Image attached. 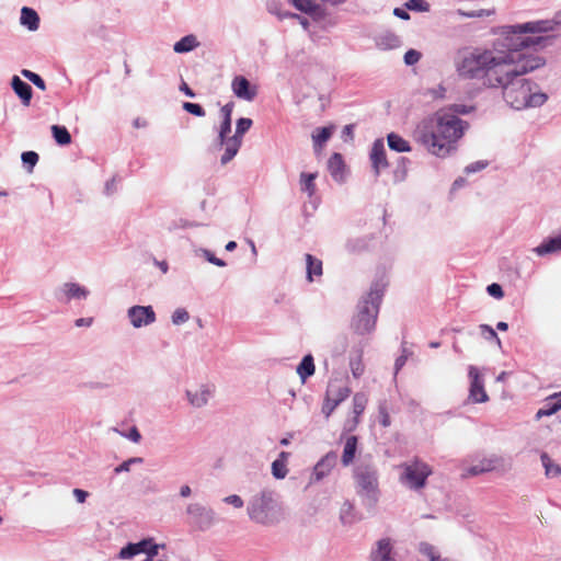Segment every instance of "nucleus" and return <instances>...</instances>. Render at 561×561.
I'll return each instance as SVG.
<instances>
[{
	"mask_svg": "<svg viewBox=\"0 0 561 561\" xmlns=\"http://www.w3.org/2000/svg\"><path fill=\"white\" fill-rule=\"evenodd\" d=\"M552 30L549 21L527 22L505 27L503 46L507 48L510 65L505 66L497 83L503 89L504 101L514 110L520 111L530 107H540L548 95L534 91L537 84L524 75L535 71L546 65L542 56L535 54L538 47L543 48L552 43L554 36H527L528 33H546Z\"/></svg>",
	"mask_w": 561,
	"mask_h": 561,
	"instance_id": "f257e3e1",
	"label": "nucleus"
},
{
	"mask_svg": "<svg viewBox=\"0 0 561 561\" xmlns=\"http://www.w3.org/2000/svg\"><path fill=\"white\" fill-rule=\"evenodd\" d=\"M468 128L466 121L439 110L428 122L417 126L414 138L431 154L444 159L458 150V141Z\"/></svg>",
	"mask_w": 561,
	"mask_h": 561,
	"instance_id": "f03ea898",
	"label": "nucleus"
},
{
	"mask_svg": "<svg viewBox=\"0 0 561 561\" xmlns=\"http://www.w3.org/2000/svg\"><path fill=\"white\" fill-rule=\"evenodd\" d=\"M507 65V49L497 53L484 50L466 56L458 67V72L463 78L481 79L484 85L497 88V83L502 82L500 76Z\"/></svg>",
	"mask_w": 561,
	"mask_h": 561,
	"instance_id": "7ed1b4c3",
	"label": "nucleus"
},
{
	"mask_svg": "<svg viewBox=\"0 0 561 561\" xmlns=\"http://www.w3.org/2000/svg\"><path fill=\"white\" fill-rule=\"evenodd\" d=\"M386 286L382 278L376 279L369 291L359 299L351 320V329L355 334L366 335L375 331Z\"/></svg>",
	"mask_w": 561,
	"mask_h": 561,
	"instance_id": "20e7f679",
	"label": "nucleus"
},
{
	"mask_svg": "<svg viewBox=\"0 0 561 561\" xmlns=\"http://www.w3.org/2000/svg\"><path fill=\"white\" fill-rule=\"evenodd\" d=\"M247 514L253 523L267 527L279 524L284 518L277 493L267 488L250 497Z\"/></svg>",
	"mask_w": 561,
	"mask_h": 561,
	"instance_id": "39448f33",
	"label": "nucleus"
},
{
	"mask_svg": "<svg viewBox=\"0 0 561 561\" xmlns=\"http://www.w3.org/2000/svg\"><path fill=\"white\" fill-rule=\"evenodd\" d=\"M354 477L357 485V494L363 504L374 508L379 500L378 471L373 465L360 463L355 468Z\"/></svg>",
	"mask_w": 561,
	"mask_h": 561,
	"instance_id": "423d86ee",
	"label": "nucleus"
},
{
	"mask_svg": "<svg viewBox=\"0 0 561 561\" xmlns=\"http://www.w3.org/2000/svg\"><path fill=\"white\" fill-rule=\"evenodd\" d=\"M402 473L400 482L410 490H421L426 485L428 477L433 473L432 468L419 458L401 465Z\"/></svg>",
	"mask_w": 561,
	"mask_h": 561,
	"instance_id": "0eeeda50",
	"label": "nucleus"
},
{
	"mask_svg": "<svg viewBox=\"0 0 561 561\" xmlns=\"http://www.w3.org/2000/svg\"><path fill=\"white\" fill-rule=\"evenodd\" d=\"M185 512L190 517V524L199 531H206L215 524V511L202 503L187 504Z\"/></svg>",
	"mask_w": 561,
	"mask_h": 561,
	"instance_id": "6e6552de",
	"label": "nucleus"
},
{
	"mask_svg": "<svg viewBox=\"0 0 561 561\" xmlns=\"http://www.w3.org/2000/svg\"><path fill=\"white\" fill-rule=\"evenodd\" d=\"M351 394V389L347 386H341L336 382H330L324 402L322 404V413L325 419H329L335 408L346 400Z\"/></svg>",
	"mask_w": 561,
	"mask_h": 561,
	"instance_id": "1a4fd4ad",
	"label": "nucleus"
},
{
	"mask_svg": "<svg viewBox=\"0 0 561 561\" xmlns=\"http://www.w3.org/2000/svg\"><path fill=\"white\" fill-rule=\"evenodd\" d=\"M127 318L135 329L147 327L156 322V312L152 306H133L127 310Z\"/></svg>",
	"mask_w": 561,
	"mask_h": 561,
	"instance_id": "9d476101",
	"label": "nucleus"
},
{
	"mask_svg": "<svg viewBox=\"0 0 561 561\" xmlns=\"http://www.w3.org/2000/svg\"><path fill=\"white\" fill-rule=\"evenodd\" d=\"M468 376L470 378L469 400L473 403L489 401V396L484 389V380L476 366H469Z\"/></svg>",
	"mask_w": 561,
	"mask_h": 561,
	"instance_id": "9b49d317",
	"label": "nucleus"
},
{
	"mask_svg": "<svg viewBox=\"0 0 561 561\" xmlns=\"http://www.w3.org/2000/svg\"><path fill=\"white\" fill-rule=\"evenodd\" d=\"M231 89L233 94L241 100L252 102L257 95V87L251 84V82L244 76H236L231 82Z\"/></svg>",
	"mask_w": 561,
	"mask_h": 561,
	"instance_id": "f8f14e48",
	"label": "nucleus"
},
{
	"mask_svg": "<svg viewBox=\"0 0 561 561\" xmlns=\"http://www.w3.org/2000/svg\"><path fill=\"white\" fill-rule=\"evenodd\" d=\"M369 157L375 176L378 178L380 170L389 165L386 157L383 139L378 138L374 141Z\"/></svg>",
	"mask_w": 561,
	"mask_h": 561,
	"instance_id": "ddd939ff",
	"label": "nucleus"
},
{
	"mask_svg": "<svg viewBox=\"0 0 561 561\" xmlns=\"http://www.w3.org/2000/svg\"><path fill=\"white\" fill-rule=\"evenodd\" d=\"M252 124V119L248 117H241L237 121L236 131L234 135L231 136V148L228 151V156L238 153L242 146V137L251 128Z\"/></svg>",
	"mask_w": 561,
	"mask_h": 561,
	"instance_id": "4468645a",
	"label": "nucleus"
},
{
	"mask_svg": "<svg viewBox=\"0 0 561 561\" xmlns=\"http://www.w3.org/2000/svg\"><path fill=\"white\" fill-rule=\"evenodd\" d=\"M337 455L335 451H329L323 456L313 468V479L320 481L330 473L333 467L336 465Z\"/></svg>",
	"mask_w": 561,
	"mask_h": 561,
	"instance_id": "2eb2a0df",
	"label": "nucleus"
},
{
	"mask_svg": "<svg viewBox=\"0 0 561 561\" xmlns=\"http://www.w3.org/2000/svg\"><path fill=\"white\" fill-rule=\"evenodd\" d=\"M376 549L370 552V561H396L392 557V545L389 538L376 542Z\"/></svg>",
	"mask_w": 561,
	"mask_h": 561,
	"instance_id": "dca6fc26",
	"label": "nucleus"
},
{
	"mask_svg": "<svg viewBox=\"0 0 561 561\" xmlns=\"http://www.w3.org/2000/svg\"><path fill=\"white\" fill-rule=\"evenodd\" d=\"M11 87L15 94L21 99L22 104L28 106L33 95L32 87L18 76L12 77Z\"/></svg>",
	"mask_w": 561,
	"mask_h": 561,
	"instance_id": "f3484780",
	"label": "nucleus"
},
{
	"mask_svg": "<svg viewBox=\"0 0 561 561\" xmlns=\"http://www.w3.org/2000/svg\"><path fill=\"white\" fill-rule=\"evenodd\" d=\"M559 251H561V233L545 239L538 247L534 249V252L538 256H545L548 254L557 253Z\"/></svg>",
	"mask_w": 561,
	"mask_h": 561,
	"instance_id": "a211bd4d",
	"label": "nucleus"
},
{
	"mask_svg": "<svg viewBox=\"0 0 561 561\" xmlns=\"http://www.w3.org/2000/svg\"><path fill=\"white\" fill-rule=\"evenodd\" d=\"M60 294H64L66 301L71 299H85L89 296V290L77 283H65L60 288Z\"/></svg>",
	"mask_w": 561,
	"mask_h": 561,
	"instance_id": "6ab92c4d",
	"label": "nucleus"
},
{
	"mask_svg": "<svg viewBox=\"0 0 561 561\" xmlns=\"http://www.w3.org/2000/svg\"><path fill=\"white\" fill-rule=\"evenodd\" d=\"M211 397V391L207 386H202L198 391L186 390V398L188 402L195 408L206 405Z\"/></svg>",
	"mask_w": 561,
	"mask_h": 561,
	"instance_id": "aec40b11",
	"label": "nucleus"
},
{
	"mask_svg": "<svg viewBox=\"0 0 561 561\" xmlns=\"http://www.w3.org/2000/svg\"><path fill=\"white\" fill-rule=\"evenodd\" d=\"M39 15L38 13L28 7H23L21 10L20 22L28 31H37L39 27Z\"/></svg>",
	"mask_w": 561,
	"mask_h": 561,
	"instance_id": "412c9836",
	"label": "nucleus"
},
{
	"mask_svg": "<svg viewBox=\"0 0 561 561\" xmlns=\"http://www.w3.org/2000/svg\"><path fill=\"white\" fill-rule=\"evenodd\" d=\"M344 168L345 164L342 154L334 152L328 160V169L333 180L339 182L343 180Z\"/></svg>",
	"mask_w": 561,
	"mask_h": 561,
	"instance_id": "4be33fe9",
	"label": "nucleus"
},
{
	"mask_svg": "<svg viewBox=\"0 0 561 561\" xmlns=\"http://www.w3.org/2000/svg\"><path fill=\"white\" fill-rule=\"evenodd\" d=\"M160 546L153 541L152 538H144L136 542V549L138 554L145 553L146 559L144 561H153V558L158 554Z\"/></svg>",
	"mask_w": 561,
	"mask_h": 561,
	"instance_id": "5701e85b",
	"label": "nucleus"
},
{
	"mask_svg": "<svg viewBox=\"0 0 561 561\" xmlns=\"http://www.w3.org/2000/svg\"><path fill=\"white\" fill-rule=\"evenodd\" d=\"M561 410V392L556 393L547 399L543 408L539 409L536 413V419L539 420L542 416H549Z\"/></svg>",
	"mask_w": 561,
	"mask_h": 561,
	"instance_id": "b1692460",
	"label": "nucleus"
},
{
	"mask_svg": "<svg viewBox=\"0 0 561 561\" xmlns=\"http://www.w3.org/2000/svg\"><path fill=\"white\" fill-rule=\"evenodd\" d=\"M198 46L199 42L197 37L194 34H188L183 36L178 42H175V44L173 45V50L176 54H186L196 49Z\"/></svg>",
	"mask_w": 561,
	"mask_h": 561,
	"instance_id": "393cba45",
	"label": "nucleus"
},
{
	"mask_svg": "<svg viewBox=\"0 0 561 561\" xmlns=\"http://www.w3.org/2000/svg\"><path fill=\"white\" fill-rule=\"evenodd\" d=\"M370 238L367 236L350 238L345 243V249L351 254H359L369 248Z\"/></svg>",
	"mask_w": 561,
	"mask_h": 561,
	"instance_id": "a878e982",
	"label": "nucleus"
},
{
	"mask_svg": "<svg viewBox=\"0 0 561 561\" xmlns=\"http://www.w3.org/2000/svg\"><path fill=\"white\" fill-rule=\"evenodd\" d=\"M358 438L355 435H352L346 438L343 454H342V463L344 466H348L353 462L356 451H357Z\"/></svg>",
	"mask_w": 561,
	"mask_h": 561,
	"instance_id": "bb28decb",
	"label": "nucleus"
},
{
	"mask_svg": "<svg viewBox=\"0 0 561 561\" xmlns=\"http://www.w3.org/2000/svg\"><path fill=\"white\" fill-rule=\"evenodd\" d=\"M314 360L311 354H307L302 357L301 362L297 366V374L299 375L302 382L314 374Z\"/></svg>",
	"mask_w": 561,
	"mask_h": 561,
	"instance_id": "cd10ccee",
	"label": "nucleus"
},
{
	"mask_svg": "<svg viewBox=\"0 0 561 561\" xmlns=\"http://www.w3.org/2000/svg\"><path fill=\"white\" fill-rule=\"evenodd\" d=\"M388 147L396 152H410V144L399 134L390 133L387 135Z\"/></svg>",
	"mask_w": 561,
	"mask_h": 561,
	"instance_id": "c85d7f7f",
	"label": "nucleus"
},
{
	"mask_svg": "<svg viewBox=\"0 0 561 561\" xmlns=\"http://www.w3.org/2000/svg\"><path fill=\"white\" fill-rule=\"evenodd\" d=\"M540 459L547 478H557L561 476V466L556 463L547 453H542L540 455Z\"/></svg>",
	"mask_w": 561,
	"mask_h": 561,
	"instance_id": "c756f323",
	"label": "nucleus"
},
{
	"mask_svg": "<svg viewBox=\"0 0 561 561\" xmlns=\"http://www.w3.org/2000/svg\"><path fill=\"white\" fill-rule=\"evenodd\" d=\"M306 263H307V279L309 282L313 280V276L322 275V261L314 257L313 255L307 253L306 254Z\"/></svg>",
	"mask_w": 561,
	"mask_h": 561,
	"instance_id": "7c9ffc66",
	"label": "nucleus"
},
{
	"mask_svg": "<svg viewBox=\"0 0 561 561\" xmlns=\"http://www.w3.org/2000/svg\"><path fill=\"white\" fill-rule=\"evenodd\" d=\"M400 44V37L392 32H386L385 34L380 35L377 39V46L382 49H393L399 47Z\"/></svg>",
	"mask_w": 561,
	"mask_h": 561,
	"instance_id": "2f4dec72",
	"label": "nucleus"
},
{
	"mask_svg": "<svg viewBox=\"0 0 561 561\" xmlns=\"http://www.w3.org/2000/svg\"><path fill=\"white\" fill-rule=\"evenodd\" d=\"M231 136H229L228 134L224 133L221 134L220 131H218V137H217V145L221 148V147H225V152L224 154L221 156L220 158V162L221 164H227L228 162H230L237 154H230L228 156V151L229 149L231 148Z\"/></svg>",
	"mask_w": 561,
	"mask_h": 561,
	"instance_id": "473e14b6",
	"label": "nucleus"
},
{
	"mask_svg": "<svg viewBox=\"0 0 561 561\" xmlns=\"http://www.w3.org/2000/svg\"><path fill=\"white\" fill-rule=\"evenodd\" d=\"M331 135V127L317 128L312 134L314 150L317 151L318 149H321L322 146L330 139Z\"/></svg>",
	"mask_w": 561,
	"mask_h": 561,
	"instance_id": "72a5a7b5",
	"label": "nucleus"
},
{
	"mask_svg": "<svg viewBox=\"0 0 561 561\" xmlns=\"http://www.w3.org/2000/svg\"><path fill=\"white\" fill-rule=\"evenodd\" d=\"M51 134L55 139V141L59 146H67L71 142V135L69 130L61 125H53L51 126Z\"/></svg>",
	"mask_w": 561,
	"mask_h": 561,
	"instance_id": "f704fd0d",
	"label": "nucleus"
},
{
	"mask_svg": "<svg viewBox=\"0 0 561 561\" xmlns=\"http://www.w3.org/2000/svg\"><path fill=\"white\" fill-rule=\"evenodd\" d=\"M494 469V461L491 459H483L479 463L470 466L466 469V474L476 477L484 472H489Z\"/></svg>",
	"mask_w": 561,
	"mask_h": 561,
	"instance_id": "c9c22d12",
	"label": "nucleus"
},
{
	"mask_svg": "<svg viewBox=\"0 0 561 561\" xmlns=\"http://www.w3.org/2000/svg\"><path fill=\"white\" fill-rule=\"evenodd\" d=\"M316 178H317V173L302 172L300 174L301 191L307 192L309 196H312L316 192V184H314Z\"/></svg>",
	"mask_w": 561,
	"mask_h": 561,
	"instance_id": "e433bc0d",
	"label": "nucleus"
},
{
	"mask_svg": "<svg viewBox=\"0 0 561 561\" xmlns=\"http://www.w3.org/2000/svg\"><path fill=\"white\" fill-rule=\"evenodd\" d=\"M367 404V398L364 393L357 392L353 397V412L355 414L354 423H358V416L363 414Z\"/></svg>",
	"mask_w": 561,
	"mask_h": 561,
	"instance_id": "4c0bfd02",
	"label": "nucleus"
},
{
	"mask_svg": "<svg viewBox=\"0 0 561 561\" xmlns=\"http://www.w3.org/2000/svg\"><path fill=\"white\" fill-rule=\"evenodd\" d=\"M340 519H341L342 524H344V525L353 524L358 519L356 517L355 508H354L353 504L350 503L348 501H346L342 506Z\"/></svg>",
	"mask_w": 561,
	"mask_h": 561,
	"instance_id": "58836bf2",
	"label": "nucleus"
},
{
	"mask_svg": "<svg viewBox=\"0 0 561 561\" xmlns=\"http://www.w3.org/2000/svg\"><path fill=\"white\" fill-rule=\"evenodd\" d=\"M288 473L284 459H275L272 462V474L275 479H284Z\"/></svg>",
	"mask_w": 561,
	"mask_h": 561,
	"instance_id": "ea45409f",
	"label": "nucleus"
},
{
	"mask_svg": "<svg viewBox=\"0 0 561 561\" xmlns=\"http://www.w3.org/2000/svg\"><path fill=\"white\" fill-rule=\"evenodd\" d=\"M21 160L24 167L31 172L39 160V156L35 151H24L21 154Z\"/></svg>",
	"mask_w": 561,
	"mask_h": 561,
	"instance_id": "a19ab883",
	"label": "nucleus"
},
{
	"mask_svg": "<svg viewBox=\"0 0 561 561\" xmlns=\"http://www.w3.org/2000/svg\"><path fill=\"white\" fill-rule=\"evenodd\" d=\"M290 2L298 11L307 14L317 10V3L312 0H290Z\"/></svg>",
	"mask_w": 561,
	"mask_h": 561,
	"instance_id": "79ce46f5",
	"label": "nucleus"
},
{
	"mask_svg": "<svg viewBox=\"0 0 561 561\" xmlns=\"http://www.w3.org/2000/svg\"><path fill=\"white\" fill-rule=\"evenodd\" d=\"M21 73L24 78H26L28 81H31L35 87H37L42 91L46 90V83L39 75H37L31 70H27V69H23L21 71Z\"/></svg>",
	"mask_w": 561,
	"mask_h": 561,
	"instance_id": "37998d69",
	"label": "nucleus"
},
{
	"mask_svg": "<svg viewBox=\"0 0 561 561\" xmlns=\"http://www.w3.org/2000/svg\"><path fill=\"white\" fill-rule=\"evenodd\" d=\"M474 110L473 106L471 105H466V104H453L446 108H443L440 110L442 112H445V113H453L456 115V117H459V115H466V114H469L471 113L472 111Z\"/></svg>",
	"mask_w": 561,
	"mask_h": 561,
	"instance_id": "c03bdc74",
	"label": "nucleus"
},
{
	"mask_svg": "<svg viewBox=\"0 0 561 561\" xmlns=\"http://www.w3.org/2000/svg\"><path fill=\"white\" fill-rule=\"evenodd\" d=\"M404 5L408 10L415 12L430 11V3L425 0H408Z\"/></svg>",
	"mask_w": 561,
	"mask_h": 561,
	"instance_id": "a18cd8bd",
	"label": "nucleus"
},
{
	"mask_svg": "<svg viewBox=\"0 0 561 561\" xmlns=\"http://www.w3.org/2000/svg\"><path fill=\"white\" fill-rule=\"evenodd\" d=\"M419 551L427 557L430 561H440L439 556L436 554L434 546L428 542H421L419 546Z\"/></svg>",
	"mask_w": 561,
	"mask_h": 561,
	"instance_id": "49530a36",
	"label": "nucleus"
},
{
	"mask_svg": "<svg viewBox=\"0 0 561 561\" xmlns=\"http://www.w3.org/2000/svg\"><path fill=\"white\" fill-rule=\"evenodd\" d=\"M183 110L196 117H204L206 115L204 107L198 103L184 102Z\"/></svg>",
	"mask_w": 561,
	"mask_h": 561,
	"instance_id": "de8ad7c7",
	"label": "nucleus"
},
{
	"mask_svg": "<svg viewBox=\"0 0 561 561\" xmlns=\"http://www.w3.org/2000/svg\"><path fill=\"white\" fill-rule=\"evenodd\" d=\"M172 323L175 324V325H180V324H183L185 323L186 321H188L190 319V313L187 312L186 309L184 308H178L173 313H172Z\"/></svg>",
	"mask_w": 561,
	"mask_h": 561,
	"instance_id": "09e8293b",
	"label": "nucleus"
},
{
	"mask_svg": "<svg viewBox=\"0 0 561 561\" xmlns=\"http://www.w3.org/2000/svg\"><path fill=\"white\" fill-rule=\"evenodd\" d=\"M479 329L486 340L495 341L499 345H501V340L495 330L491 325L480 324Z\"/></svg>",
	"mask_w": 561,
	"mask_h": 561,
	"instance_id": "8fccbe9b",
	"label": "nucleus"
},
{
	"mask_svg": "<svg viewBox=\"0 0 561 561\" xmlns=\"http://www.w3.org/2000/svg\"><path fill=\"white\" fill-rule=\"evenodd\" d=\"M136 542H128L125 547H123L118 553L119 559H130L137 556Z\"/></svg>",
	"mask_w": 561,
	"mask_h": 561,
	"instance_id": "3c124183",
	"label": "nucleus"
},
{
	"mask_svg": "<svg viewBox=\"0 0 561 561\" xmlns=\"http://www.w3.org/2000/svg\"><path fill=\"white\" fill-rule=\"evenodd\" d=\"M410 160L405 157H400L398 159V170L396 171L394 175L399 181H403L407 176V163H409Z\"/></svg>",
	"mask_w": 561,
	"mask_h": 561,
	"instance_id": "603ef678",
	"label": "nucleus"
},
{
	"mask_svg": "<svg viewBox=\"0 0 561 561\" xmlns=\"http://www.w3.org/2000/svg\"><path fill=\"white\" fill-rule=\"evenodd\" d=\"M422 55L420 51L415 49H409L403 57V60L407 66H413L421 59Z\"/></svg>",
	"mask_w": 561,
	"mask_h": 561,
	"instance_id": "864d4df0",
	"label": "nucleus"
},
{
	"mask_svg": "<svg viewBox=\"0 0 561 561\" xmlns=\"http://www.w3.org/2000/svg\"><path fill=\"white\" fill-rule=\"evenodd\" d=\"M486 293L495 299H501L504 297V290L502 286L497 283H492L488 285Z\"/></svg>",
	"mask_w": 561,
	"mask_h": 561,
	"instance_id": "5fc2aeb1",
	"label": "nucleus"
},
{
	"mask_svg": "<svg viewBox=\"0 0 561 561\" xmlns=\"http://www.w3.org/2000/svg\"><path fill=\"white\" fill-rule=\"evenodd\" d=\"M488 164H489L488 161L479 160V161H476V162H472V163L468 164L465 168V172L467 174L476 173V172H479V171H482L483 169H485L488 167Z\"/></svg>",
	"mask_w": 561,
	"mask_h": 561,
	"instance_id": "6e6d98bb",
	"label": "nucleus"
},
{
	"mask_svg": "<svg viewBox=\"0 0 561 561\" xmlns=\"http://www.w3.org/2000/svg\"><path fill=\"white\" fill-rule=\"evenodd\" d=\"M203 254H204V257L211 264L216 265V266H219V267H224L227 265V263L217 257L210 250H207V249H203Z\"/></svg>",
	"mask_w": 561,
	"mask_h": 561,
	"instance_id": "4d7b16f0",
	"label": "nucleus"
},
{
	"mask_svg": "<svg viewBox=\"0 0 561 561\" xmlns=\"http://www.w3.org/2000/svg\"><path fill=\"white\" fill-rule=\"evenodd\" d=\"M222 502L228 504V505H232L236 508H241L244 505V502L241 499V496H239L237 494H231V495H228V496L224 497Z\"/></svg>",
	"mask_w": 561,
	"mask_h": 561,
	"instance_id": "13d9d810",
	"label": "nucleus"
},
{
	"mask_svg": "<svg viewBox=\"0 0 561 561\" xmlns=\"http://www.w3.org/2000/svg\"><path fill=\"white\" fill-rule=\"evenodd\" d=\"M379 423L383 427H388L390 425V415L383 404L379 405Z\"/></svg>",
	"mask_w": 561,
	"mask_h": 561,
	"instance_id": "bf43d9fd",
	"label": "nucleus"
},
{
	"mask_svg": "<svg viewBox=\"0 0 561 561\" xmlns=\"http://www.w3.org/2000/svg\"><path fill=\"white\" fill-rule=\"evenodd\" d=\"M270 12L275 14V15H277V18L279 20L291 19L294 16H298L297 13L289 12V11L278 10L276 8H273V7H270Z\"/></svg>",
	"mask_w": 561,
	"mask_h": 561,
	"instance_id": "052dcab7",
	"label": "nucleus"
},
{
	"mask_svg": "<svg viewBox=\"0 0 561 561\" xmlns=\"http://www.w3.org/2000/svg\"><path fill=\"white\" fill-rule=\"evenodd\" d=\"M408 359V353L404 346H402V354L394 362V373L398 371L405 365Z\"/></svg>",
	"mask_w": 561,
	"mask_h": 561,
	"instance_id": "680f3d73",
	"label": "nucleus"
},
{
	"mask_svg": "<svg viewBox=\"0 0 561 561\" xmlns=\"http://www.w3.org/2000/svg\"><path fill=\"white\" fill-rule=\"evenodd\" d=\"M233 107H234V103L232 101H230L227 104H225L220 108L221 119H226V118L231 119Z\"/></svg>",
	"mask_w": 561,
	"mask_h": 561,
	"instance_id": "e2e57ef3",
	"label": "nucleus"
},
{
	"mask_svg": "<svg viewBox=\"0 0 561 561\" xmlns=\"http://www.w3.org/2000/svg\"><path fill=\"white\" fill-rule=\"evenodd\" d=\"M116 182H117V178L116 176H113L112 179L106 181L105 186H104V193L106 195H112L113 193L116 192V190H117Z\"/></svg>",
	"mask_w": 561,
	"mask_h": 561,
	"instance_id": "0e129e2a",
	"label": "nucleus"
},
{
	"mask_svg": "<svg viewBox=\"0 0 561 561\" xmlns=\"http://www.w3.org/2000/svg\"><path fill=\"white\" fill-rule=\"evenodd\" d=\"M72 493L78 503H84L89 496V493L82 489H73Z\"/></svg>",
	"mask_w": 561,
	"mask_h": 561,
	"instance_id": "69168bd1",
	"label": "nucleus"
},
{
	"mask_svg": "<svg viewBox=\"0 0 561 561\" xmlns=\"http://www.w3.org/2000/svg\"><path fill=\"white\" fill-rule=\"evenodd\" d=\"M127 437L134 443H139L141 439V434L136 426H133L130 427Z\"/></svg>",
	"mask_w": 561,
	"mask_h": 561,
	"instance_id": "338daca9",
	"label": "nucleus"
},
{
	"mask_svg": "<svg viewBox=\"0 0 561 561\" xmlns=\"http://www.w3.org/2000/svg\"><path fill=\"white\" fill-rule=\"evenodd\" d=\"M393 14L401 19V20H404V21H408L410 20V13L408 12V9H403V8H394L393 10Z\"/></svg>",
	"mask_w": 561,
	"mask_h": 561,
	"instance_id": "774afa93",
	"label": "nucleus"
}]
</instances>
